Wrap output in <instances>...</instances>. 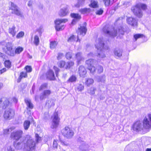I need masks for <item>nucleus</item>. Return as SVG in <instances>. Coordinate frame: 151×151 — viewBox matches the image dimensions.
I'll return each mask as SVG.
<instances>
[{"label":"nucleus","mask_w":151,"mask_h":151,"mask_svg":"<svg viewBox=\"0 0 151 151\" xmlns=\"http://www.w3.org/2000/svg\"><path fill=\"white\" fill-rule=\"evenodd\" d=\"M68 21L66 19H58L55 20V28L57 31L62 30L64 29L65 26L63 24L60 25L61 23H65Z\"/></svg>","instance_id":"20e7f679"},{"label":"nucleus","mask_w":151,"mask_h":151,"mask_svg":"<svg viewBox=\"0 0 151 151\" xmlns=\"http://www.w3.org/2000/svg\"><path fill=\"white\" fill-rule=\"evenodd\" d=\"M7 70V69L5 68H4L0 70V74H2L3 73L5 72Z\"/></svg>","instance_id":"e2e57ef3"},{"label":"nucleus","mask_w":151,"mask_h":151,"mask_svg":"<svg viewBox=\"0 0 151 151\" xmlns=\"http://www.w3.org/2000/svg\"><path fill=\"white\" fill-rule=\"evenodd\" d=\"M96 90V88L94 87H91L88 90V92L90 95H92L95 94V91Z\"/></svg>","instance_id":"c9c22d12"},{"label":"nucleus","mask_w":151,"mask_h":151,"mask_svg":"<svg viewBox=\"0 0 151 151\" xmlns=\"http://www.w3.org/2000/svg\"><path fill=\"white\" fill-rule=\"evenodd\" d=\"M46 105L49 107H50L51 106H54L55 103L54 100L52 99L48 100L46 102Z\"/></svg>","instance_id":"c85d7f7f"},{"label":"nucleus","mask_w":151,"mask_h":151,"mask_svg":"<svg viewBox=\"0 0 151 151\" xmlns=\"http://www.w3.org/2000/svg\"><path fill=\"white\" fill-rule=\"evenodd\" d=\"M14 111L13 109H9L4 112V117L5 119L9 120L14 117Z\"/></svg>","instance_id":"f8f14e48"},{"label":"nucleus","mask_w":151,"mask_h":151,"mask_svg":"<svg viewBox=\"0 0 151 151\" xmlns=\"http://www.w3.org/2000/svg\"><path fill=\"white\" fill-rule=\"evenodd\" d=\"M9 4L11 6L9 9L13 11L12 12V14H14L21 17H23V15L19 10L18 7L16 4L12 2H9Z\"/></svg>","instance_id":"6e6552de"},{"label":"nucleus","mask_w":151,"mask_h":151,"mask_svg":"<svg viewBox=\"0 0 151 151\" xmlns=\"http://www.w3.org/2000/svg\"><path fill=\"white\" fill-rule=\"evenodd\" d=\"M5 46L6 49V53L10 56H14L15 55V52L13 49V45L12 43L8 42L6 44Z\"/></svg>","instance_id":"ddd939ff"},{"label":"nucleus","mask_w":151,"mask_h":151,"mask_svg":"<svg viewBox=\"0 0 151 151\" xmlns=\"http://www.w3.org/2000/svg\"><path fill=\"white\" fill-rule=\"evenodd\" d=\"M68 13V7L66 6L60 9L59 12V14L61 17H64L66 16Z\"/></svg>","instance_id":"a211bd4d"},{"label":"nucleus","mask_w":151,"mask_h":151,"mask_svg":"<svg viewBox=\"0 0 151 151\" xmlns=\"http://www.w3.org/2000/svg\"><path fill=\"white\" fill-rule=\"evenodd\" d=\"M77 78L76 76H71L68 80V82H73L76 81Z\"/></svg>","instance_id":"ea45409f"},{"label":"nucleus","mask_w":151,"mask_h":151,"mask_svg":"<svg viewBox=\"0 0 151 151\" xmlns=\"http://www.w3.org/2000/svg\"><path fill=\"white\" fill-rule=\"evenodd\" d=\"M36 139L37 142H39L41 140V138L39 136L38 134H35Z\"/></svg>","instance_id":"6e6d98bb"},{"label":"nucleus","mask_w":151,"mask_h":151,"mask_svg":"<svg viewBox=\"0 0 151 151\" xmlns=\"http://www.w3.org/2000/svg\"><path fill=\"white\" fill-rule=\"evenodd\" d=\"M25 69L26 70V72L30 73L31 72L32 70V68L31 66L27 65L25 68Z\"/></svg>","instance_id":"8fccbe9b"},{"label":"nucleus","mask_w":151,"mask_h":151,"mask_svg":"<svg viewBox=\"0 0 151 151\" xmlns=\"http://www.w3.org/2000/svg\"><path fill=\"white\" fill-rule=\"evenodd\" d=\"M143 129H149L151 127V114H149L144 119L143 121Z\"/></svg>","instance_id":"1a4fd4ad"},{"label":"nucleus","mask_w":151,"mask_h":151,"mask_svg":"<svg viewBox=\"0 0 151 151\" xmlns=\"http://www.w3.org/2000/svg\"><path fill=\"white\" fill-rule=\"evenodd\" d=\"M89 6L90 7L93 8H97L98 7V2L94 0H91Z\"/></svg>","instance_id":"cd10ccee"},{"label":"nucleus","mask_w":151,"mask_h":151,"mask_svg":"<svg viewBox=\"0 0 151 151\" xmlns=\"http://www.w3.org/2000/svg\"><path fill=\"white\" fill-rule=\"evenodd\" d=\"M106 6H109L111 4L110 0H102Z\"/></svg>","instance_id":"49530a36"},{"label":"nucleus","mask_w":151,"mask_h":151,"mask_svg":"<svg viewBox=\"0 0 151 151\" xmlns=\"http://www.w3.org/2000/svg\"><path fill=\"white\" fill-rule=\"evenodd\" d=\"M93 54L92 53H90L88 54V56L90 57V56H93Z\"/></svg>","instance_id":"774afa93"},{"label":"nucleus","mask_w":151,"mask_h":151,"mask_svg":"<svg viewBox=\"0 0 151 151\" xmlns=\"http://www.w3.org/2000/svg\"><path fill=\"white\" fill-rule=\"evenodd\" d=\"M47 78L50 80H54L55 78L54 73L51 70H49L46 73Z\"/></svg>","instance_id":"aec40b11"},{"label":"nucleus","mask_w":151,"mask_h":151,"mask_svg":"<svg viewBox=\"0 0 151 151\" xmlns=\"http://www.w3.org/2000/svg\"><path fill=\"white\" fill-rule=\"evenodd\" d=\"M89 147V146L88 145H86L81 146L80 147V148L82 151H84L87 150L88 149Z\"/></svg>","instance_id":"a18cd8bd"},{"label":"nucleus","mask_w":151,"mask_h":151,"mask_svg":"<svg viewBox=\"0 0 151 151\" xmlns=\"http://www.w3.org/2000/svg\"><path fill=\"white\" fill-rule=\"evenodd\" d=\"M86 31L87 29L86 27L85 24L83 25L82 26H81L79 27H78L77 30L76 31V32L78 34V39L77 42H80V40L79 39V36H81V37H83L85 35Z\"/></svg>","instance_id":"9b49d317"},{"label":"nucleus","mask_w":151,"mask_h":151,"mask_svg":"<svg viewBox=\"0 0 151 151\" xmlns=\"http://www.w3.org/2000/svg\"><path fill=\"white\" fill-rule=\"evenodd\" d=\"M32 1H29L27 5L29 6L30 7L32 6Z\"/></svg>","instance_id":"338daca9"},{"label":"nucleus","mask_w":151,"mask_h":151,"mask_svg":"<svg viewBox=\"0 0 151 151\" xmlns=\"http://www.w3.org/2000/svg\"><path fill=\"white\" fill-rule=\"evenodd\" d=\"M66 63L63 60H61L58 62V66L60 68H63L64 67L65 68Z\"/></svg>","instance_id":"72a5a7b5"},{"label":"nucleus","mask_w":151,"mask_h":151,"mask_svg":"<svg viewBox=\"0 0 151 151\" xmlns=\"http://www.w3.org/2000/svg\"><path fill=\"white\" fill-rule=\"evenodd\" d=\"M58 42L55 41H51L50 43V47L51 49H53L55 48L58 44Z\"/></svg>","instance_id":"2f4dec72"},{"label":"nucleus","mask_w":151,"mask_h":151,"mask_svg":"<svg viewBox=\"0 0 151 151\" xmlns=\"http://www.w3.org/2000/svg\"><path fill=\"white\" fill-rule=\"evenodd\" d=\"M63 56V54L61 53H59L58 54L57 58L58 60L61 59Z\"/></svg>","instance_id":"13d9d810"},{"label":"nucleus","mask_w":151,"mask_h":151,"mask_svg":"<svg viewBox=\"0 0 151 151\" xmlns=\"http://www.w3.org/2000/svg\"><path fill=\"white\" fill-rule=\"evenodd\" d=\"M85 0H78L77 4L75 5L76 7H79L82 6L84 4Z\"/></svg>","instance_id":"7c9ffc66"},{"label":"nucleus","mask_w":151,"mask_h":151,"mask_svg":"<svg viewBox=\"0 0 151 151\" xmlns=\"http://www.w3.org/2000/svg\"><path fill=\"white\" fill-rule=\"evenodd\" d=\"M93 82V80L92 78H89L86 79L85 83L87 86H89L90 85L92 84Z\"/></svg>","instance_id":"f704fd0d"},{"label":"nucleus","mask_w":151,"mask_h":151,"mask_svg":"<svg viewBox=\"0 0 151 151\" xmlns=\"http://www.w3.org/2000/svg\"><path fill=\"white\" fill-rule=\"evenodd\" d=\"M76 38L74 35L71 36L69 37L68 40V42H72L75 40Z\"/></svg>","instance_id":"09e8293b"},{"label":"nucleus","mask_w":151,"mask_h":151,"mask_svg":"<svg viewBox=\"0 0 151 151\" xmlns=\"http://www.w3.org/2000/svg\"><path fill=\"white\" fill-rule=\"evenodd\" d=\"M23 50V48L22 47H19L16 48L15 49L14 52L15 55L17 54H19L22 52Z\"/></svg>","instance_id":"4c0bfd02"},{"label":"nucleus","mask_w":151,"mask_h":151,"mask_svg":"<svg viewBox=\"0 0 151 151\" xmlns=\"http://www.w3.org/2000/svg\"><path fill=\"white\" fill-rule=\"evenodd\" d=\"M24 148L27 151L32 150L34 149L35 147V143L34 140L31 137L29 138V139H28L25 143L24 141Z\"/></svg>","instance_id":"39448f33"},{"label":"nucleus","mask_w":151,"mask_h":151,"mask_svg":"<svg viewBox=\"0 0 151 151\" xmlns=\"http://www.w3.org/2000/svg\"><path fill=\"white\" fill-rule=\"evenodd\" d=\"M27 75L26 72H21L20 73V76L18 79V81H19V82L22 78H26L27 77Z\"/></svg>","instance_id":"473e14b6"},{"label":"nucleus","mask_w":151,"mask_h":151,"mask_svg":"<svg viewBox=\"0 0 151 151\" xmlns=\"http://www.w3.org/2000/svg\"><path fill=\"white\" fill-rule=\"evenodd\" d=\"M72 52H68L65 55L66 58L68 60L72 58Z\"/></svg>","instance_id":"de8ad7c7"},{"label":"nucleus","mask_w":151,"mask_h":151,"mask_svg":"<svg viewBox=\"0 0 151 151\" xmlns=\"http://www.w3.org/2000/svg\"><path fill=\"white\" fill-rule=\"evenodd\" d=\"M103 32L107 35L113 37L118 35L120 37L121 35H123L124 34V31L123 28L122 26L118 27V30H115L114 29H111L107 26L104 27L102 29Z\"/></svg>","instance_id":"f257e3e1"},{"label":"nucleus","mask_w":151,"mask_h":151,"mask_svg":"<svg viewBox=\"0 0 151 151\" xmlns=\"http://www.w3.org/2000/svg\"><path fill=\"white\" fill-rule=\"evenodd\" d=\"M103 10L102 9H100L96 12V13L97 15H101L103 14Z\"/></svg>","instance_id":"864d4df0"},{"label":"nucleus","mask_w":151,"mask_h":151,"mask_svg":"<svg viewBox=\"0 0 151 151\" xmlns=\"http://www.w3.org/2000/svg\"><path fill=\"white\" fill-rule=\"evenodd\" d=\"M9 104V102L7 99H5L4 101V105L3 106V108H6Z\"/></svg>","instance_id":"603ef678"},{"label":"nucleus","mask_w":151,"mask_h":151,"mask_svg":"<svg viewBox=\"0 0 151 151\" xmlns=\"http://www.w3.org/2000/svg\"><path fill=\"white\" fill-rule=\"evenodd\" d=\"M78 89L79 91H81L84 89V86L81 84H80L79 85L78 87Z\"/></svg>","instance_id":"680f3d73"},{"label":"nucleus","mask_w":151,"mask_h":151,"mask_svg":"<svg viewBox=\"0 0 151 151\" xmlns=\"http://www.w3.org/2000/svg\"><path fill=\"white\" fill-rule=\"evenodd\" d=\"M52 117V123L51 127L52 129L56 128L59 124L60 120L58 112H55L54 113Z\"/></svg>","instance_id":"9d476101"},{"label":"nucleus","mask_w":151,"mask_h":151,"mask_svg":"<svg viewBox=\"0 0 151 151\" xmlns=\"http://www.w3.org/2000/svg\"><path fill=\"white\" fill-rule=\"evenodd\" d=\"M57 141H58L57 140H54L53 142V147L54 148H57V147L58 145Z\"/></svg>","instance_id":"bf43d9fd"},{"label":"nucleus","mask_w":151,"mask_h":151,"mask_svg":"<svg viewBox=\"0 0 151 151\" xmlns=\"http://www.w3.org/2000/svg\"><path fill=\"white\" fill-rule=\"evenodd\" d=\"M47 84L46 83H45L43 84L42 85H41V86L40 87V90H42L43 89L46 88L47 86Z\"/></svg>","instance_id":"4d7b16f0"},{"label":"nucleus","mask_w":151,"mask_h":151,"mask_svg":"<svg viewBox=\"0 0 151 151\" xmlns=\"http://www.w3.org/2000/svg\"><path fill=\"white\" fill-rule=\"evenodd\" d=\"M4 64L5 67L8 69L10 68L11 67V63L9 60H6L4 63Z\"/></svg>","instance_id":"e433bc0d"},{"label":"nucleus","mask_w":151,"mask_h":151,"mask_svg":"<svg viewBox=\"0 0 151 151\" xmlns=\"http://www.w3.org/2000/svg\"><path fill=\"white\" fill-rule=\"evenodd\" d=\"M30 124V122L28 120H25L23 123V127L25 130H27L29 129Z\"/></svg>","instance_id":"c756f323"},{"label":"nucleus","mask_w":151,"mask_h":151,"mask_svg":"<svg viewBox=\"0 0 151 151\" xmlns=\"http://www.w3.org/2000/svg\"><path fill=\"white\" fill-rule=\"evenodd\" d=\"M96 44L95 45V47L98 50V53L96 55L97 56L101 58H103L106 57L103 50L107 49L108 47L106 46L104 47V43L103 41L102 37L99 38L96 40Z\"/></svg>","instance_id":"f03ea898"},{"label":"nucleus","mask_w":151,"mask_h":151,"mask_svg":"<svg viewBox=\"0 0 151 151\" xmlns=\"http://www.w3.org/2000/svg\"><path fill=\"white\" fill-rule=\"evenodd\" d=\"M23 134V132L22 131L19 130L12 133L11 137L12 138L15 140H18L22 137Z\"/></svg>","instance_id":"4468645a"},{"label":"nucleus","mask_w":151,"mask_h":151,"mask_svg":"<svg viewBox=\"0 0 151 151\" xmlns=\"http://www.w3.org/2000/svg\"><path fill=\"white\" fill-rule=\"evenodd\" d=\"M105 76H101L97 77L98 82H103L104 81Z\"/></svg>","instance_id":"3c124183"},{"label":"nucleus","mask_w":151,"mask_h":151,"mask_svg":"<svg viewBox=\"0 0 151 151\" xmlns=\"http://www.w3.org/2000/svg\"><path fill=\"white\" fill-rule=\"evenodd\" d=\"M51 91L50 90H44L40 94V99L41 100L45 99L47 98L51 94Z\"/></svg>","instance_id":"2eb2a0df"},{"label":"nucleus","mask_w":151,"mask_h":151,"mask_svg":"<svg viewBox=\"0 0 151 151\" xmlns=\"http://www.w3.org/2000/svg\"><path fill=\"white\" fill-rule=\"evenodd\" d=\"M12 102L14 103H16L17 102V99L15 98H13L12 99Z\"/></svg>","instance_id":"69168bd1"},{"label":"nucleus","mask_w":151,"mask_h":151,"mask_svg":"<svg viewBox=\"0 0 151 151\" xmlns=\"http://www.w3.org/2000/svg\"><path fill=\"white\" fill-rule=\"evenodd\" d=\"M90 11V9H87L86 8H85L82 9H80L79 11L81 12L82 14H85L87 12H88Z\"/></svg>","instance_id":"c03bdc74"},{"label":"nucleus","mask_w":151,"mask_h":151,"mask_svg":"<svg viewBox=\"0 0 151 151\" xmlns=\"http://www.w3.org/2000/svg\"><path fill=\"white\" fill-rule=\"evenodd\" d=\"M10 129H5L4 130V134H8L9 133V132L10 131V130H9Z\"/></svg>","instance_id":"0e129e2a"},{"label":"nucleus","mask_w":151,"mask_h":151,"mask_svg":"<svg viewBox=\"0 0 151 151\" xmlns=\"http://www.w3.org/2000/svg\"><path fill=\"white\" fill-rule=\"evenodd\" d=\"M9 33L12 35V37L15 36L18 30H16V28L14 25L9 27L8 30Z\"/></svg>","instance_id":"4be33fe9"},{"label":"nucleus","mask_w":151,"mask_h":151,"mask_svg":"<svg viewBox=\"0 0 151 151\" xmlns=\"http://www.w3.org/2000/svg\"><path fill=\"white\" fill-rule=\"evenodd\" d=\"M147 8V5L145 4L142 3H138L134 7L132 8V10L134 12V15L139 18H141L142 16V13L141 9V8L142 10H145Z\"/></svg>","instance_id":"7ed1b4c3"},{"label":"nucleus","mask_w":151,"mask_h":151,"mask_svg":"<svg viewBox=\"0 0 151 151\" xmlns=\"http://www.w3.org/2000/svg\"><path fill=\"white\" fill-rule=\"evenodd\" d=\"M127 23L133 27H136L137 25V20L132 17L128 18L127 19Z\"/></svg>","instance_id":"dca6fc26"},{"label":"nucleus","mask_w":151,"mask_h":151,"mask_svg":"<svg viewBox=\"0 0 151 151\" xmlns=\"http://www.w3.org/2000/svg\"><path fill=\"white\" fill-rule=\"evenodd\" d=\"M62 133L63 136L67 138H70L74 135L73 130L68 127H65L62 131Z\"/></svg>","instance_id":"0eeeda50"},{"label":"nucleus","mask_w":151,"mask_h":151,"mask_svg":"<svg viewBox=\"0 0 151 151\" xmlns=\"http://www.w3.org/2000/svg\"><path fill=\"white\" fill-rule=\"evenodd\" d=\"M123 51L122 49L116 48L114 51V53L115 55L118 58H120L122 54Z\"/></svg>","instance_id":"b1692460"},{"label":"nucleus","mask_w":151,"mask_h":151,"mask_svg":"<svg viewBox=\"0 0 151 151\" xmlns=\"http://www.w3.org/2000/svg\"><path fill=\"white\" fill-rule=\"evenodd\" d=\"M33 42L36 46H38L39 44L40 39L38 35H35L33 37Z\"/></svg>","instance_id":"393cba45"},{"label":"nucleus","mask_w":151,"mask_h":151,"mask_svg":"<svg viewBox=\"0 0 151 151\" xmlns=\"http://www.w3.org/2000/svg\"><path fill=\"white\" fill-rule=\"evenodd\" d=\"M24 145V142H15L14 144V146L17 149H20L22 148L23 145Z\"/></svg>","instance_id":"bb28decb"},{"label":"nucleus","mask_w":151,"mask_h":151,"mask_svg":"<svg viewBox=\"0 0 151 151\" xmlns=\"http://www.w3.org/2000/svg\"><path fill=\"white\" fill-rule=\"evenodd\" d=\"M71 17L74 18L72 22V24H75L78 20L81 18L80 15H79L78 14L72 13L70 14Z\"/></svg>","instance_id":"412c9836"},{"label":"nucleus","mask_w":151,"mask_h":151,"mask_svg":"<svg viewBox=\"0 0 151 151\" xmlns=\"http://www.w3.org/2000/svg\"><path fill=\"white\" fill-rule=\"evenodd\" d=\"M96 61L92 59H88L86 61L88 69L90 71V72L93 74L96 71V68L94 66L96 64Z\"/></svg>","instance_id":"423d86ee"},{"label":"nucleus","mask_w":151,"mask_h":151,"mask_svg":"<svg viewBox=\"0 0 151 151\" xmlns=\"http://www.w3.org/2000/svg\"><path fill=\"white\" fill-rule=\"evenodd\" d=\"M97 72L99 73H102L103 71V68L102 66L100 65H98L97 66Z\"/></svg>","instance_id":"a19ab883"},{"label":"nucleus","mask_w":151,"mask_h":151,"mask_svg":"<svg viewBox=\"0 0 151 151\" xmlns=\"http://www.w3.org/2000/svg\"><path fill=\"white\" fill-rule=\"evenodd\" d=\"M76 58L77 60V63L78 65L80 64L81 61L84 59L82 57V53L80 52H78L76 54Z\"/></svg>","instance_id":"5701e85b"},{"label":"nucleus","mask_w":151,"mask_h":151,"mask_svg":"<svg viewBox=\"0 0 151 151\" xmlns=\"http://www.w3.org/2000/svg\"><path fill=\"white\" fill-rule=\"evenodd\" d=\"M74 64V62L72 61H69L66 63L65 68L66 69L69 68L73 66Z\"/></svg>","instance_id":"58836bf2"},{"label":"nucleus","mask_w":151,"mask_h":151,"mask_svg":"<svg viewBox=\"0 0 151 151\" xmlns=\"http://www.w3.org/2000/svg\"><path fill=\"white\" fill-rule=\"evenodd\" d=\"M25 102L26 104L27 107L29 108L32 109L33 107V105L31 103V100L30 99H25Z\"/></svg>","instance_id":"a878e982"},{"label":"nucleus","mask_w":151,"mask_h":151,"mask_svg":"<svg viewBox=\"0 0 151 151\" xmlns=\"http://www.w3.org/2000/svg\"><path fill=\"white\" fill-rule=\"evenodd\" d=\"M53 69L55 71L56 76H58V72L60 71V69L58 68L55 66H54Z\"/></svg>","instance_id":"5fc2aeb1"},{"label":"nucleus","mask_w":151,"mask_h":151,"mask_svg":"<svg viewBox=\"0 0 151 151\" xmlns=\"http://www.w3.org/2000/svg\"><path fill=\"white\" fill-rule=\"evenodd\" d=\"M78 73L81 77L84 78L87 73L86 70L83 66H80L78 68Z\"/></svg>","instance_id":"f3484780"},{"label":"nucleus","mask_w":151,"mask_h":151,"mask_svg":"<svg viewBox=\"0 0 151 151\" xmlns=\"http://www.w3.org/2000/svg\"><path fill=\"white\" fill-rule=\"evenodd\" d=\"M143 35L142 34H136L134 35V38L135 39L134 41H136L138 39L142 37Z\"/></svg>","instance_id":"79ce46f5"},{"label":"nucleus","mask_w":151,"mask_h":151,"mask_svg":"<svg viewBox=\"0 0 151 151\" xmlns=\"http://www.w3.org/2000/svg\"><path fill=\"white\" fill-rule=\"evenodd\" d=\"M133 128L134 130L137 131H139L143 129L142 125L139 122H137L134 124Z\"/></svg>","instance_id":"6ab92c4d"},{"label":"nucleus","mask_w":151,"mask_h":151,"mask_svg":"<svg viewBox=\"0 0 151 151\" xmlns=\"http://www.w3.org/2000/svg\"><path fill=\"white\" fill-rule=\"evenodd\" d=\"M38 32L40 34H41L43 31V29L42 27H40L37 29Z\"/></svg>","instance_id":"052dcab7"},{"label":"nucleus","mask_w":151,"mask_h":151,"mask_svg":"<svg viewBox=\"0 0 151 151\" xmlns=\"http://www.w3.org/2000/svg\"><path fill=\"white\" fill-rule=\"evenodd\" d=\"M24 33L23 32L21 31L17 34L16 36V38L17 39H19L23 37L24 35Z\"/></svg>","instance_id":"37998d69"}]
</instances>
